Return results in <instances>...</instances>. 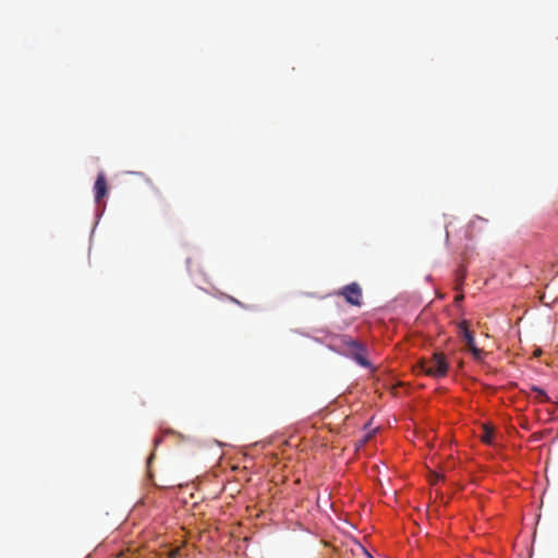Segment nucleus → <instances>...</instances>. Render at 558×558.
Masks as SVG:
<instances>
[{
    "label": "nucleus",
    "instance_id": "obj_1",
    "mask_svg": "<svg viewBox=\"0 0 558 558\" xmlns=\"http://www.w3.org/2000/svg\"><path fill=\"white\" fill-rule=\"evenodd\" d=\"M330 348L339 354L353 359L359 365L363 367L371 366V363L366 357L367 351L365 345L348 335L337 336L333 339V343L330 345Z\"/></svg>",
    "mask_w": 558,
    "mask_h": 558
},
{
    "label": "nucleus",
    "instance_id": "obj_2",
    "mask_svg": "<svg viewBox=\"0 0 558 558\" xmlns=\"http://www.w3.org/2000/svg\"><path fill=\"white\" fill-rule=\"evenodd\" d=\"M418 367L427 376L441 378L447 375L449 364L442 352H434L430 357L422 359Z\"/></svg>",
    "mask_w": 558,
    "mask_h": 558
},
{
    "label": "nucleus",
    "instance_id": "obj_3",
    "mask_svg": "<svg viewBox=\"0 0 558 558\" xmlns=\"http://www.w3.org/2000/svg\"><path fill=\"white\" fill-rule=\"evenodd\" d=\"M337 294L343 296L353 306L362 305V289L356 282L344 286Z\"/></svg>",
    "mask_w": 558,
    "mask_h": 558
},
{
    "label": "nucleus",
    "instance_id": "obj_4",
    "mask_svg": "<svg viewBox=\"0 0 558 558\" xmlns=\"http://www.w3.org/2000/svg\"><path fill=\"white\" fill-rule=\"evenodd\" d=\"M94 192H95V202L99 203L108 192V185H107V179L104 172H99L95 184H94Z\"/></svg>",
    "mask_w": 558,
    "mask_h": 558
},
{
    "label": "nucleus",
    "instance_id": "obj_5",
    "mask_svg": "<svg viewBox=\"0 0 558 558\" xmlns=\"http://www.w3.org/2000/svg\"><path fill=\"white\" fill-rule=\"evenodd\" d=\"M464 341L466 349L472 353L473 357L481 361L484 357L485 352L476 347L473 332H466Z\"/></svg>",
    "mask_w": 558,
    "mask_h": 558
},
{
    "label": "nucleus",
    "instance_id": "obj_6",
    "mask_svg": "<svg viewBox=\"0 0 558 558\" xmlns=\"http://www.w3.org/2000/svg\"><path fill=\"white\" fill-rule=\"evenodd\" d=\"M466 277V270L464 268H460L456 274V286L454 289L460 291L462 289V284Z\"/></svg>",
    "mask_w": 558,
    "mask_h": 558
},
{
    "label": "nucleus",
    "instance_id": "obj_7",
    "mask_svg": "<svg viewBox=\"0 0 558 558\" xmlns=\"http://www.w3.org/2000/svg\"><path fill=\"white\" fill-rule=\"evenodd\" d=\"M494 430L488 426H483V434L481 435V439L483 442L492 444L493 441Z\"/></svg>",
    "mask_w": 558,
    "mask_h": 558
},
{
    "label": "nucleus",
    "instance_id": "obj_8",
    "mask_svg": "<svg viewBox=\"0 0 558 558\" xmlns=\"http://www.w3.org/2000/svg\"><path fill=\"white\" fill-rule=\"evenodd\" d=\"M459 331H460V335L463 337V339H465V333L466 332H471L470 329H469V322L468 320L460 322V324H459Z\"/></svg>",
    "mask_w": 558,
    "mask_h": 558
},
{
    "label": "nucleus",
    "instance_id": "obj_9",
    "mask_svg": "<svg viewBox=\"0 0 558 558\" xmlns=\"http://www.w3.org/2000/svg\"><path fill=\"white\" fill-rule=\"evenodd\" d=\"M532 389L535 392H537V396L541 397L542 401H548L549 398L547 397L546 392L543 389L537 388V387H533Z\"/></svg>",
    "mask_w": 558,
    "mask_h": 558
},
{
    "label": "nucleus",
    "instance_id": "obj_10",
    "mask_svg": "<svg viewBox=\"0 0 558 558\" xmlns=\"http://www.w3.org/2000/svg\"><path fill=\"white\" fill-rule=\"evenodd\" d=\"M440 478H442V476L440 474H438L437 472H432L429 475V481L433 485L435 483H437Z\"/></svg>",
    "mask_w": 558,
    "mask_h": 558
},
{
    "label": "nucleus",
    "instance_id": "obj_11",
    "mask_svg": "<svg viewBox=\"0 0 558 558\" xmlns=\"http://www.w3.org/2000/svg\"><path fill=\"white\" fill-rule=\"evenodd\" d=\"M464 299V295L462 293H459L454 298L456 303H460Z\"/></svg>",
    "mask_w": 558,
    "mask_h": 558
}]
</instances>
